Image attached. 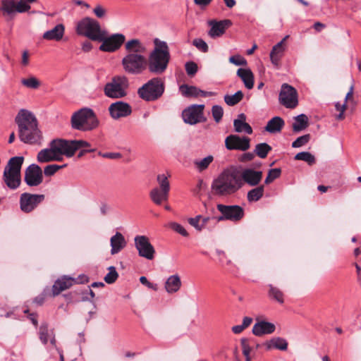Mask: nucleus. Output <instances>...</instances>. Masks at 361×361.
<instances>
[{
	"label": "nucleus",
	"mask_w": 361,
	"mask_h": 361,
	"mask_svg": "<svg viewBox=\"0 0 361 361\" xmlns=\"http://www.w3.org/2000/svg\"><path fill=\"white\" fill-rule=\"evenodd\" d=\"M125 49L127 54L121 60L124 71L131 75H139L145 71L147 68L145 44L138 39H131L126 42Z\"/></svg>",
	"instance_id": "1"
},
{
	"label": "nucleus",
	"mask_w": 361,
	"mask_h": 361,
	"mask_svg": "<svg viewBox=\"0 0 361 361\" xmlns=\"http://www.w3.org/2000/svg\"><path fill=\"white\" fill-rule=\"evenodd\" d=\"M15 121L18 127L20 140L26 144H40L42 140L41 130L35 116L28 110L20 109Z\"/></svg>",
	"instance_id": "2"
},
{
	"label": "nucleus",
	"mask_w": 361,
	"mask_h": 361,
	"mask_svg": "<svg viewBox=\"0 0 361 361\" xmlns=\"http://www.w3.org/2000/svg\"><path fill=\"white\" fill-rule=\"evenodd\" d=\"M243 187L240 172L235 168L226 169L215 178L211 185L213 193L218 196H229Z\"/></svg>",
	"instance_id": "3"
},
{
	"label": "nucleus",
	"mask_w": 361,
	"mask_h": 361,
	"mask_svg": "<svg viewBox=\"0 0 361 361\" xmlns=\"http://www.w3.org/2000/svg\"><path fill=\"white\" fill-rule=\"evenodd\" d=\"M154 44L148 57L147 68L149 72L159 75L167 69L171 59L170 51L167 43L158 38L154 39Z\"/></svg>",
	"instance_id": "4"
},
{
	"label": "nucleus",
	"mask_w": 361,
	"mask_h": 361,
	"mask_svg": "<svg viewBox=\"0 0 361 361\" xmlns=\"http://www.w3.org/2000/svg\"><path fill=\"white\" fill-rule=\"evenodd\" d=\"M99 121L92 109L83 108L75 112L71 116L73 128L80 131H91L97 128Z\"/></svg>",
	"instance_id": "5"
},
{
	"label": "nucleus",
	"mask_w": 361,
	"mask_h": 361,
	"mask_svg": "<svg viewBox=\"0 0 361 361\" xmlns=\"http://www.w3.org/2000/svg\"><path fill=\"white\" fill-rule=\"evenodd\" d=\"M23 161V157H13L8 160L4 169L3 179L11 190L17 189L21 183L20 170Z\"/></svg>",
	"instance_id": "6"
},
{
	"label": "nucleus",
	"mask_w": 361,
	"mask_h": 361,
	"mask_svg": "<svg viewBox=\"0 0 361 361\" xmlns=\"http://www.w3.org/2000/svg\"><path fill=\"white\" fill-rule=\"evenodd\" d=\"M164 90V80L160 78H154L137 90V94L146 102H154L163 95Z\"/></svg>",
	"instance_id": "7"
},
{
	"label": "nucleus",
	"mask_w": 361,
	"mask_h": 361,
	"mask_svg": "<svg viewBox=\"0 0 361 361\" xmlns=\"http://www.w3.org/2000/svg\"><path fill=\"white\" fill-rule=\"evenodd\" d=\"M128 87L129 82L127 77L116 75L104 86V94L108 98L122 99L128 94Z\"/></svg>",
	"instance_id": "8"
},
{
	"label": "nucleus",
	"mask_w": 361,
	"mask_h": 361,
	"mask_svg": "<svg viewBox=\"0 0 361 361\" xmlns=\"http://www.w3.org/2000/svg\"><path fill=\"white\" fill-rule=\"evenodd\" d=\"M76 32L79 35L85 36L94 41L102 39L104 35V30L101 29L99 23L96 20L88 17L78 22Z\"/></svg>",
	"instance_id": "9"
},
{
	"label": "nucleus",
	"mask_w": 361,
	"mask_h": 361,
	"mask_svg": "<svg viewBox=\"0 0 361 361\" xmlns=\"http://www.w3.org/2000/svg\"><path fill=\"white\" fill-rule=\"evenodd\" d=\"M89 278L84 274L78 276L63 275L58 278L51 287V295L56 297L61 293L71 288L75 284H83L87 283Z\"/></svg>",
	"instance_id": "10"
},
{
	"label": "nucleus",
	"mask_w": 361,
	"mask_h": 361,
	"mask_svg": "<svg viewBox=\"0 0 361 361\" xmlns=\"http://www.w3.org/2000/svg\"><path fill=\"white\" fill-rule=\"evenodd\" d=\"M159 187L154 188L149 192V197L152 201L160 205L162 202H166L169 199L170 191V183L167 176L164 174H159L157 177Z\"/></svg>",
	"instance_id": "11"
},
{
	"label": "nucleus",
	"mask_w": 361,
	"mask_h": 361,
	"mask_svg": "<svg viewBox=\"0 0 361 361\" xmlns=\"http://www.w3.org/2000/svg\"><path fill=\"white\" fill-rule=\"evenodd\" d=\"M216 208L221 213V215L218 216L219 222L225 220L236 222L244 216V209L238 205L218 204Z\"/></svg>",
	"instance_id": "12"
},
{
	"label": "nucleus",
	"mask_w": 361,
	"mask_h": 361,
	"mask_svg": "<svg viewBox=\"0 0 361 361\" xmlns=\"http://www.w3.org/2000/svg\"><path fill=\"white\" fill-rule=\"evenodd\" d=\"M30 6L25 0H1L0 10L4 16L13 18L16 13H25L30 9Z\"/></svg>",
	"instance_id": "13"
},
{
	"label": "nucleus",
	"mask_w": 361,
	"mask_h": 361,
	"mask_svg": "<svg viewBox=\"0 0 361 361\" xmlns=\"http://www.w3.org/2000/svg\"><path fill=\"white\" fill-rule=\"evenodd\" d=\"M279 103L288 109H294L298 104V92L291 85L283 83L279 96Z\"/></svg>",
	"instance_id": "14"
},
{
	"label": "nucleus",
	"mask_w": 361,
	"mask_h": 361,
	"mask_svg": "<svg viewBox=\"0 0 361 361\" xmlns=\"http://www.w3.org/2000/svg\"><path fill=\"white\" fill-rule=\"evenodd\" d=\"M44 198L42 194L23 192L20 196V209L24 213H30L44 200Z\"/></svg>",
	"instance_id": "15"
},
{
	"label": "nucleus",
	"mask_w": 361,
	"mask_h": 361,
	"mask_svg": "<svg viewBox=\"0 0 361 361\" xmlns=\"http://www.w3.org/2000/svg\"><path fill=\"white\" fill-rule=\"evenodd\" d=\"M125 39V36L123 34L119 33L114 34L107 37L106 32L104 30L102 39H98L99 42H102L99 47V49L106 52L116 51L124 43Z\"/></svg>",
	"instance_id": "16"
},
{
	"label": "nucleus",
	"mask_w": 361,
	"mask_h": 361,
	"mask_svg": "<svg viewBox=\"0 0 361 361\" xmlns=\"http://www.w3.org/2000/svg\"><path fill=\"white\" fill-rule=\"evenodd\" d=\"M204 104H194L183 110L182 117L184 122L190 125L204 122Z\"/></svg>",
	"instance_id": "17"
},
{
	"label": "nucleus",
	"mask_w": 361,
	"mask_h": 361,
	"mask_svg": "<svg viewBox=\"0 0 361 361\" xmlns=\"http://www.w3.org/2000/svg\"><path fill=\"white\" fill-rule=\"evenodd\" d=\"M188 224L197 231L204 229L212 230L219 222V217L216 216L197 215L188 219Z\"/></svg>",
	"instance_id": "18"
},
{
	"label": "nucleus",
	"mask_w": 361,
	"mask_h": 361,
	"mask_svg": "<svg viewBox=\"0 0 361 361\" xmlns=\"http://www.w3.org/2000/svg\"><path fill=\"white\" fill-rule=\"evenodd\" d=\"M135 247L140 257L152 260L154 258L155 250L148 237L136 235L134 238Z\"/></svg>",
	"instance_id": "19"
},
{
	"label": "nucleus",
	"mask_w": 361,
	"mask_h": 361,
	"mask_svg": "<svg viewBox=\"0 0 361 361\" xmlns=\"http://www.w3.org/2000/svg\"><path fill=\"white\" fill-rule=\"evenodd\" d=\"M225 146L228 150L246 151L250 147V139L247 137L230 135L225 139Z\"/></svg>",
	"instance_id": "20"
},
{
	"label": "nucleus",
	"mask_w": 361,
	"mask_h": 361,
	"mask_svg": "<svg viewBox=\"0 0 361 361\" xmlns=\"http://www.w3.org/2000/svg\"><path fill=\"white\" fill-rule=\"evenodd\" d=\"M24 180L30 187L39 185L43 181L42 169L35 164L30 165L25 171Z\"/></svg>",
	"instance_id": "21"
},
{
	"label": "nucleus",
	"mask_w": 361,
	"mask_h": 361,
	"mask_svg": "<svg viewBox=\"0 0 361 361\" xmlns=\"http://www.w3.org/2000/svg\"><path fill=\"white\" fill-rule=\"evenodd\" d=\"M59 161L63 160V157H71L73 156L71 140L56 139L50 142Z\"/></svg>",
	"instance_id": "22"
},
{
	"label": "nucleus",
	"mask_w": 361,
	"mask_h": 361,
	"mask_svg": "<svg viewBox=\"0 0 361 361\" xmlns=\"http://www.w3.org/2000/svg\"><path fill=\"white\" fill-rule=\"evenodd\" d=\"M208 25L210 27L208 35L211 38L214 39L222 36L226 32V30L232 25V22L228 19L221 20H211L208 21Z\"/></svg>",
	"instance_id": "23"
},
{
	"label": "nucleus",
	"mask_w": 361,
	"mask_h": 361,
	"mask_svg": "<svg viewBox=\"0 0 361 361\" xmlns=\"http://www.w3.org/2000/svg\"><path fill=\"white\" fill-rule=\"evenodd\" d=\"M109 112L112 118L119 119L130 115L132 113V108L129 104L118 101L112 103L109 106Z\"/></svg>",
	"instance_id": "24"
},
{
	"label": "nucleus",
	"mask_w": 361,
	"mask_h": 361,
	"mask_svg": "<svg viewBox=\"0 0 361 361\" xmlns=\"http://www.w3.org/2000/svg\"><path fill=\"white\" fill-rule=\"evenodd\" d=\"M262 171L252 169H245L240 173L243 184L245 183L250 186L257 185L262 180Z\"/></svg>",
	"instance_id": "25"
},
{
	"label": "nucleus",
	"mask_w": 361,
	"mask_h": 361,
	"mask_svg": "<svg viewBox=\"0 0 361 361\" xmlns=\"http://www.w3.org/2000/svg\"><path fill=\"white\" fill-rule=\"evenodd\" d=\"M288 37V35L285 36L281 41L273 47L270 52V60L275 66H279L280 61L284 55L287 48L286 42Z\"/></svg>",
	"instance_id": "26"
},
{
	"label": "nucleus",
	"mask_w": 361,
	"mask_h": 361,
	"mask_svg": "<svg viewBox=\"0 0 361 361\" xmlns=\"http://www.w3.org/2000/svg\"><path fill=\"white\" fill-rule=\"evenodd\" d=\"M276 330L274 324L257 319V322L252 326V332L256 336H262L266 334H271Z\"/></svg>",
	"instance_id": "27"
},
{
	"label": "nucleus",
	"mask_w": 361,
	"mask_h": 361,
	"mask_svg": "<svg viewBox=\"0 0 361 361\" xmlns=\"http://www.w3.org/2000/svg\"><path fill=\"white\" fill-rule=\"evenodd\" d=\"M126 240L123 235L116 232L110 239L111 254L114 255L120 252L126 246Z\"/></svg>",
	"instance_id": "28"
},
{
	"label": "nucleus",
	"mask_w": 361,
	"mask_h": 361,
	"mask_svg": "<svg viewBox=\"0 0 361 361\" xmlns=\"http://www.w3.org/2000/svg\"><path fill=\"white\" fill-rule=\"evenodd\" d=\"M65 26L60 23L57 24L53 29L46 31L43 34V39L46 40H54L59 42L63 37Z\"/></svg>",
	"instance_id": "29"
},
{
	"label": "nucleus",
	"mask_w": 361,
	"mask_h": 361,
	"mask_svg": "<svg viewBox=\"0 0 361 361\" xmlns=\"http://www.w3.org/2000/svg\"><path fill=\"white\" fill-rule=\"evenodd\" d=\"M37 159L39 163H47L54 161H59L50 143L49 147L43 149L38 152Z\"/></svg>",
	"instance_id": "30"
},
{
	"label": "nucleus",
	"mask_w": 361,
	"mask_h": 361,
	"mask_svg": "<svg viewBox=\"0 0 361 361\" xmlns=\"http://www.w3.org/2000/svg\"><path fill=\"white\" fill-rule=\"evenodd\" d=\"M246 116L244 114H240L237 119L233 121L235 131L237 133H245L248 135L252 133V129L250 124L245 122Z\"/></svg>",
	"instance_id": "31"
},
{
	"label": "nucleus",
	"mask_w": 361,
	"mask_h": 361,
	"mask_svg": "<svg viewBox=\"0 0 361 361\" xmlns=\"http://www.w3.org/2000/svg\"><path fill=\"white\" fill-rule=\"evenodd\" d=\"M237 75L242 80L245 87L251 90L254 87V75L249 68H239L237 71Z\"/></svg>",
	"instance_id": "32"
},
{
	"label": "nucleus",
	"mask_w": 361,
	"mask_h": 361,
	"mask_svg": "<svg viewBox=\"0 0 361 361\" xmlns=\"http://www.w3.org/2000/svg\"><path fill=\"white\" fill-rule=\"evenodd\" d=\"M285 125L282 118L275 116L267 122L265 126V130L270 133H280Z\"/></svg>",
	"instance_id": "33"
},
{
	"label": "nucleus",
	"mask_w": 361,
	"mask_h": 361,
	"mask_svg": "<svg viewBox=\"0 0 361 361\" xmlns=\"http://www.w3.org/2000/svg\"><path fill=\"white\" fill-rule=\"evenodd\" d=\"M180 286V279L177 274L171 276L165 282V289L169 293H176Z\"/></svg>",
	"instance_id": "34"
},
{
	"label": "nucleus",
	"mask_w": 361,
	"mask_h": 361,
	"mask_svg": "<svg viewBox=\"0 0 361 361\" xmlns=\"http://www.w3.org/2000/svg\"><path fill=\"white\" fill-rule=\"evenodd\" d=\"M267 350H269L273 348L280 350H286L288 348V342L281 337H274L264 343Z\"/></svg>",
	"instance_id": "35"
},
{
	"label": "nucleus",
	"mask_w": 361,
	"mask_h": 361,
	"mask_svg": "<svg viewBox=\"0 0 361 361\" xmlns=\"http://www.w3.org/2000/svg\"><path fill=\"white\" fill-rule=\"evenodd\" d=\"M214 161V157L208 155L202 159H196L193 161L194 169L199 173L206 171Z\"/></svg>",
	"instance_id": "36"
},
{
	"label": "nucleus",
	"mask_w": 361,
	"mask_h": 361,
	"mask_svg": "<svg viewBox=\"0 0 361 361\" xmlns=\"http://www.w3.org/2000/svg\"><path fill=\"white\" fill-rule=\"evenodd\" d=\"M181 94L185 97H201L202 90L195 86H190L185 84L179 87Z\"/></svg>",
	"instance_id": "37"
},
{
	"label": "nucleus",
	"mask_w": 361,
	"mask_h": 361,
	"mask_svg": "<svg viewBox=\"0 0 361 361\" xmlns=\"http://www.w3.org/2000/svg\"><path fill=\"white\" fill-rule=\"evenodd\" d=\"M308 126V118L306 115L302 114L295 117V121L293 123V130L294 132H300L305 129Z\"/></svg>",
	"instance_id": "38"
},
{
	"label": "nucleus",
	"mask_w": 361,
	"mask_h": 361,
	"mask_svg": "<svg viewBox=\"0 0 361 361\" xmlns=\"http://www.w3.org/2000/svg\"><path fill=\"white\" fill-rule=\"evenodd\" d=\"M264 192V188L263 185H260L250 190L247 194V199L248 202H252L258 201L262 197Z\"/></svg>",
	"instance_id": "39"
},
{
	"label": "nucleus",
	"mask_w": 361,
	"mask_h": 361,
	"mask_svg": "<svg viewBox=\"0 0 361 361\" xmlns=\"http://www.w3.org/2000/svg\"><path fill=\"white\" fill-rule=\"evenodd\" d=\"M268 295L270 298L275 300L280 304H283L284 302L283 293L273 285H269Z\"/></svg>",
	"instance_id": "40"
},
{
	"label": "nucleus",
	"mask_w": 361,
	"mask_h": 361,
	"mask_svg": "<svg viewBox=\"0 0 361 361\" xmlns=\"http://www.w3.org/2000/svg\"><path fill=\"white\" fill-rule=\"evenodd\" d=\"M243 93L241 90L236 92L234 94H226L224 96V102L228 106H234L239 103L243 98Z\"/></svg>",
	"instance_id": "41"
},
{
	"label": "nucleus",
	"mask_w": 361,
	"mask_h": 361,
	"mask_svg": "<svg viewBox=\"0 0 361 361\" xmlns=\"http://www.w3.org/2000/svg\"><path fill=\"white\" fill-rule=\"evenodd\" d=\"M271 150V146H269L268 144L265 142H263L257 144L255 146V152L259 157L264 159L267 157V154Z\"/></svg>",
	"instance_id": "42"
},
{
	"label": "nucleus",
	"mask_w": 361,
	"mask_h": 361,
	"mask_svg": "<svg viewBox=\"0 0 361 361\" xmlns=\"http://www.w3.org/2000/svg\"><path fill=\"white\" fill-rule=\"evenodd\" d=\"M295 160H302L312 165L315 163L314 156L308 152H301L295 156Z\"/></svg>",
	"instance_id": "43"
},
{
	"label": "nucleus",
	"mask_w": 361,
	"mask_h": 361,
	"mask_svg": "<svg viewBox=\"0 0 361 361\" xmlns=\"http://www.w3.org/2000/svg\"><path fill=\"white\" fill-rule=\"evenodd\" d=\"M21 83L25 87L30 89H37L40 85L39 80L34 76L27 78H23L21 80Z\"/></svg>",
	"instance_id": "44"
},
{
	"label": "nucleus",
	"mask_w": 361,
	"mask_h": 361,
	"mask_svg": "<svg viewBox=\"0 0 361 361\" xmlns=\"http://www.w3.org/2000/svg\"><path fill=\"white\" fill-rule=\"evenodd\" d=\"M281 169H272L269 171L267 176L265 178L264 183L265 184H270L275 179L279 178L281 175Z\"/></svg>",
	"instance_id": "45"
},
{
	"label": "nucleus",
	"mask_w": 361,
	"mask_h": 361,
	"mask_svg": "<svg viewBox=\"0 0 361 361\" xmlns=\"http://www.w3.org/2000/svg\"><path fill=\"white\" fill-rule=\"evenodd\" d=\"M212 114L216 123H219L224 115L223 108L219 105H214L212 108Z\"/></svg>",
	"instance_id": "46"
},
{
	"label": "nucleus",
	"mask_w": 361,
	"mask_h": 361,
	"mask_svg": "<svg viewBox=\"0 0 361 361\" xmlns=\"http://www.w3.org/2000/svg\"><path fill=\"white\" fill-rule=\"evenodd\" d=\"M66 164L63 165H57V164H51L48 165L44 167V173L45 176H51L54 175L55 173H56L59 169H63L65 167Z\"/></svg>",
	"instance_id": "47"
},
{
	"label": "nucleus",
	"mask_w": 361,
	"mask_h": 361,
	"mask_svg": "<svg viewBox=\"0 0 361 361\" xmlns=\"http://www.w3.org/2000/svg\"><path fill=\"white\" fill-rule=\"evenodd\" d=\"M310 140V135L306 134L298 137L293 143L292 147L298 148L306 145Z\"/></svg>",
	"instance_id": "48"
},
{
	"label": "nucleus",
	"mask_w": 361,
	"mask_h": 361,
	"mask_svg": "<svg viewBox=\"0 0 361 361\" xmlns=\"http://www.w3.org/2000/svg\"><path fill=\"white\" fill-rule=\"evenodd\" d=\"M169 226L172 230H173L175 232L179 233L180 235H183L184 237H188V233L185 229V228L182 225H180V224L176 223V222H170L169 224Z\"/></svg>",
	"instance_id": "49"
},
{
	"label": "nucleus",
	"mask_w": 361,
	"mask_h": 361,
	"mask_svg": "<svg viewBox=\"0 0 361 361\" xmlns=\"http://www.w3.org/2000/svg\"><path fill=\"white\" fill-rule=\"evenodd\" d=\"M73 154L75 152L81 148H87L90 147V144L84 140H71Z\"/></svg>",
	"instance_id": "50"
},
{
	"label": "nucleus",
	"mask_w": 361,
	"mask_h": 361,
	"mask_svg": "<svg viewBox=\"0 0 361 361\" xmlns=\"http://www.w3.org/2000/svg\"><path fill=\"white\" fill-rule=\"evenodd\" d=\"M192 44L202 52L207 53L209 50L207 44L200 38L195 39L192 41Z\"/></svg>",
	"instance_id": "51"
},
{
	"label": "nucleus",
	"mask_w": 361,
	"mask_h": 361,
	"mask_svg": "<svg viewBox=\"0 0 361 361\" xmlns=\"http://www.w3.org/2000/svg\"><path fill=\"white\" fill-rule=\"evenodd\" d=\"M39 339L41 341L46 344L48 342V326L47 324H43L39 327Z\"/></svg>",
	"instance_id": "52"
},
{
	"label": "nucleus",
	"mask_w": 361,
	"mask_h": 361,
	"mask_svg": "<svg viewBox=\"0 0 361 361\" xmlns=\"http://www.w3.org/2000/svg\"><path fill=\"white\" fill-rule=\"evenodd\" d=\"M185 68L187 74L190 76L194 75L198 70L197 65L193 61L187 62Z\"/></svg>",
	"instance_id": "53"
},
{
	"label": "nucleus",
	"mask_w": 361,
	"mask_h": 361,
	"mask_svg": "<svg viewBox=\"0 0 361 361\" xmlns=\"http://www.w3.org/2000/svg\"><path fill=\"white\" fill-rule=\"evenodd\" d=\"M229 62L236 66H246L247 61L240 55L232 56L229 58Z\"/></svg>",
	"instance_id": "54"
},
{
	"label": "nucleus",
	"mask_w": 361,
	"mask_h": 361,
	"mask_svg": "<svg viewBox=\"0 0 361 361\" xmlns=\"http://www.w3.org/2000/svg\"><path fill=\"white\" fill-rule=\"evenodd\" d=\"M335 108L336 109L339 111V114H338L336 116V119L337 120H343L345 116H344V112L347 109V104H345V102H344L343 104H341L340 103L337 102L336 104H335Z\"/></svg>",
	"instance_id": "55"
},
{
	"label": "nucleus",
	"mask_w": 361,
	"mask_h": 361,
	"mask_svg": "<svg viewBox=\"0 0 361 361\" xmlns=\"http://www.w3.org/2000/svg\"><path fill=\"white\" fill-rule=\"evenodd\" d=\"M240 344L242 346L243 354L245 357L250 356L252 348L250 347L248 343V339L243 338L240 340Z\"/></svg>",
	"instance_id": "56"
},
{
	"label": "nucleus",
	"mask_w": 361,
	"mask_h": 361,
	"mask_svg": "<svg viewBox=\"0 0 361 361\" xmlns=\"http://www.w3.org/2000/svg\"><path fill=\"white\" fill-rule=\"evenodd\" d=\"M51 296V293H49V290L47 288V289H44V291L40 294L38 296H37L35 298V302L37 303L38 305H41L44 303L46 298L47 296Z\"/></svg>",
	"instance_id": "57"
},
{
	"label": "nucleus",
	"mask_w": 361,
	"mask_h": 361,
	"mask_svg": "<svg viewBox=\"0 0 361 361\" xmlns=\"http://www.w3.org/2000/svg\"><path fill=\"white\" fill-rule=\"evenodd\" d=\"M118 277V272H108L104 277V281L109 284L114 283Z\"/></svg>",
	"instance_id": "58"
},
{
	"label": "nucleus",
	"mask_w": 361,
	"mask_h": 361,
	"mask_svg": "<svg viewBox=\"0 0 361 361\" xmlns=\"http://www.w3.org/2000/svg\"><path fill=\"white\" fill-rule=\"evenodd\" d=\"M94 15L99 18H103L106 13V9L101 5H97L93 10Z\"/></svg>",
	"instance_id": "59"
},
{
	"label": "nucleus",
	"mask_w": 361,
	"mask_h": 361,
	"mask_svg": "<svg viewBox=\"0 0 361 361\" xmlns=\"http://www.w3.org/2000/svg\"><path fill=\"white\" fill-rule=\"evenodd\" d=\"M104 158H108L111 159H116L121 157V154L118 152H106V153H101L99 154Z\"/></svg>",
	"instance_id": "60"
},
{
	"label": "nucleus",
	"mask_w": 361,
	"mask_h": 361,
	"mask_svg": "<svg viewBox=\"0 0 361 361\" xmlns=\"http://www.w3.org/2000/svg\"><path fill=\"white\" fill-rule=\"evenodd\" d=\"M140 281L142 284L147 286L149 288L153 289L154 290H157V285L150 283L148 281L147 279L145 276H141L140 278Z\"/></svg>",
	"instance_id": "61"
},
{
	"label": "nucleus",
	"mask_w": 361,
	"mask_h": 361,
	"mask_svg": "<svg viewBox=\"0 0 361 361\" xmlns=\"http://www.w3.org/2000/svg\"><path fill=\"white\" fill-rule=\"evenodd\" d=\"M78 290H75V291L69 292L67 294H64L63 297L68 303H71V302H73L75 301L74 298H75V295H78Z\"/></svg>",
	"instance_id": "62"
},
{
	"label": "nucleus",
	"mask_w": 361,
	"mask_h": 361,
	"mask_svg": "<svg viewBox=\"0 0 361 361\" xmlns=\"http://www.w3.org/2000/svg\"><path fill=\"white\" fill-rule=\"evenodd\" d=\"M254 157H255L254 154H252L251 152H247V153L243 154L240 157V161H242V162H245V161H248L252 160L254 159Z\"/></svg>",
	"instance_id": "63"
},
{
	"label": "nucleus",
	"mask_w": 361,
	"mask_h": 361,
	"mask_svg": "<svg viewBox=\"0 0 361 361\" xmlns=\"http://www.w3.org/2000/svg\"><path fill=\"white\" fill-rule=\"evenodd\" d=\"M213 0H194V3L200 6L205 7L210 4Z\"/></svg>",
	"instance_id": "64"
}]
</instances>
